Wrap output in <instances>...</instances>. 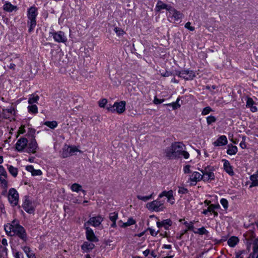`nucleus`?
<instances>
[{"label": "nucleus", "mask_w": 258, "mask_h": 258, "mask_svg": "<svg viewBox=\"0 0 258 258\" xmlns=\"http://www.w3.org/2000/svg\"><path fill=\"white\" fill-rule=\"evenodd\" d=\"M185 146L181 142H175L166 148L165 153L166 157L172 159L183 156L185 159L189 157V153L185 151Z\"/></svg>", "instance_id": "f257e3e1"}, {"label": "nucleus", "mask_w": 258, "mask_h": 258, "mask_svg": "<svg viewBox=\"0 0 258 258\" xmlns=\"http://www.w3.org/2000/svg\"><path fill=\"white\" fill-rule=\"evenodd\" d=\"M38 15L37 8L34 6L31 7L27 11V16L28 20L27 24L28 27V32L31 33L33 32L36 26V17Z\"/></svg>", "instance_id": "f03ea898"}, {"label": "nucleus", "mask_w": 258, "mask_h": 258, "mask_svg": "<svg viewBox=\"0 0 258 258\" xmlns=\"http://www.w3.org/2000/svg\"><path fill=\"white\" fill-rule=\"evenodd\" d=\"M159 198L151 202L148 203L146 205V207L150 211L155 212L163 211L165 209L164 206V202L159 200Z\"/></svg>", "instance_id": "7ed1b4c3"}, {"label": "nucleus", "mask_w": 258, "mask_h": 258, "mask_svg": "<svg viewBox=\"0 0 258 258\" xmlns=\"http://www.w3.org/2000/svg\"><path fill=\"white\" fill-rule=\"evenodd\" d=\"M106 109L111 112H116L120 114L125 110V102L121 101L119 102H115L113 105L107 106Z\"/></svg>", "instance_id": "20e7f679"}, {"label": "nucleus", "mask_w": 258, "mask_h": 258, "mask_svg": "<svg viewBox=\"0 0 258 258\" xmlns=\"http://www.w3.org/2000/svg\"><path fill=\"white\" fill-rule=\"evenodd\" d=\"M13 233L14 235H17L21 239L23 240L24 241H26L27 240V235L24 228L18 224L16 222L15 224V226L14 228Z\"/></svg>", "instance_id": "39448f33"}, {"label": "nucleus", "mask_w": 258, "mask_h": 258, "mask_svg": "<svg viewBox=\"0 0 258 258\" xmlns=\"http://www.w3.org/2000/svg\"><path fill=\"white\" fill-rule=\"evenodd\" d=\"M8 200L13 206H16L19 201V194L18 191L13 188H10L9 191Z\"/></svg>", "instance_id": "423d86ee"}, {"label": "nucleus", "mask_w": 258, "mask_h": 258, "mask_svg": "<svg viewBox=\"0 0 258 258\" xmlns=\"http://www.w3.org/2000/svg\"><path fill=\"white\" fill-rule=\"evenodd\" d=\"M50 34L53 36L54 40L58 43H66L67 41V37L64 33L61 31L50 32Z\"/></svg>", "instance_id": "0eeeda50"}, {"label": "nucleus", "mask_w": 258, "mask_h": 258, "mask_svg": "<svg viewBox=\"0 0 258 258\" xmlns=\"http://www.w3.org/2000/svg\"><path fill=\"white\" fill-rule=\"evenodd\" d=\"M103 221V218L98 215L96 217H91L89 220L84 224H87V226H89V225H90L94 227H98L101 224Z\"/></svg>", "instance_id": "6e6552de"}, {"label": "nucleus", "mask_w": 258, "mask_h": 258, "mask_svg": "<svg viewBox=\"0 0 258 258\" xmlns=\"http://www.w3.org/2000/svg\"><path fill=\"white\" fill-rule=\"evenodd\" d=\"M84 227L86 230V236L87 239L92 242L98 241V239L95 235L93 230L89 226H87V224H84Z\"/></svg>", "instance_id": "1a4fd4ad"}, {"label": "nucleus", "mask_w": 258, "mask_h": 258, "mask_svg": "<svg viewBox=\"0 0 258 258\" xmlns=\"http://www.w3.org/2000/svg\"><path fill=\"white\" fill-rule=\"evenodd\" d=\"M201 171L202 173V176H203V180L204 181H208L214 179V174L209 168H206L204 169L201 170Z\"/></svg>", "instance_id": "9d476101"}, {"label": "nucleus", "mask_w": 258, "mask_h": 258, "mask_svg": "<svg viewBox=\"0 0 258 258\" xmlns=\"http://www.w3.org/2000/svg\"><path fill=\"white\" fill-rule=\"evenodd\" d=\"M28 140L25 138H20L16 144V149L18 152H22L27 147Z\"/></svg>", "instance_id": "9b49d317"}, {"label": "nucleus", "mask_w": 258, "mask_h": 258, "mask_svg": "<svg viewBox=\"0 0 258 258\" xmlns=\"http://www.w3.org/2000/svg\"><path fill=\"white\" fill-rule=\"evenodd\" d=\"M169 17L171 18H173L175 21H178L181 19L183 16L182 14L173 8L172 7H171L170 8H169Z\"/></svg>", "instance_id": "f8f14e48"}, {"label": "nucleus", "mask_w": 258, "mask_h": 258, "mask_svg": "<svg viewBox=\"0 0 258 258\" xmlns=\"http://www.w3.org/2000/svg\"><path fill=\"white\" fill-rule=\"evenodd\" d=\"M163 197H167V201L171 205L174 203L175 199L173 197V191L172 190H170L169 191H163L158 196L159 198H162Z\"/></svg>", "instance_id": "ddd939ff"}, {"label": "nucleus", "mask_w": 258, "mask_h": 258, "mask_svg": "<svg viewBox=\"0 0 258 258\" xmlns=\"http://www.w3.org/2000/svg\"><path fill=\"white\" fill-rule=\"evenodd\" d=\"M28 147L27 152L28 153H35L38 148V144L35 139H32L29 143L27 144Z\"/></svg>", "instance_id": "4468645a"}, {"label": "nucleus", "mask_w": 258, "mask_h": 258, "mask_svg": "<svg viewBox=\"0 0 258 258\" xmlns=\"http://www.w3.org/2000/svg\"><path fill=\"white\" fill-rule=\"evenodd\" d=\"M203 180V176L200 173L195 171L189 176V180L191 182V184H196L197 182Z\"/></svg>", "instance_id": "2eb2a0df"}, {"label": "nucleus", "mask_w": 258, "mask_h": 258, "mask_svg": "<svg viewBox=\"0 0 258 258\" xmlns=\"http://www.w3.org/2000/svg\"><path fill=\"white\" fill-rule=\"evenodd\" d=\"M23 208L26 212L29 214L33 213L34 212V208L32 203L28 198L25 199L23 204Z\"/></svg>", "instance_id": "dca6fc26"}, {"label": "nucleus", "mask_w": 258, "mask_h": 258, "mask_svg": "<svg viewBox=\"0 0 258 258\" xmlns=\"http://www.w3.org/2000/svg\"><path fill=\"white\" fill-rule=\"evenodd\" d=\"M177 75L179 77L187 80H191L195 77V73L193 72L186 70L179 72Z\"/></svg>", "instance_id": "f3484780"}, {"label": "nucleus", "mask_w": 258, "mask_h": 258, "mask_svg": "<svg viewBox=\"0 0 258 258\" xmlns=\"http://www.w3.org/2000/svg\"><path fill=\"white\" fill-rule=\"evenodd\" d=\"M15 114V109L11 107L9 109H3V117L6 119H12L14 118Z\"/></svg>", "instance_id": "a211bd4d"}, {"label": "nucleus", "mask_w": 258, "mask_h": 258, "mask_svg": "<svg viewBox=\"0 0 258 258\" xmlns=\"http://www.w3.org/2000/svg\"><path fill=\"white\" fill-rule=\"evenodd\" d=\"M228 141L226 137L224 135L220 136L214 143L215 146H222L227 144Z\"/></svg>", "instance_id": "6ab92c4d"}, {"label": "nucleus", "mask_w": 258, "mask_h": 258, "mask_svg": "<svg viewBox=\"0 0 258 258\" xmlns=\"http://www.w3.org/2000/svg\"><path fill=\"white\" fill-rule=\"evenodd\" d=\"M222 162H223V167L225 171L231 176L233 175L234 172L233 168L231 166L229 162L226 159L222 160Z\"/></svg>", "instance_id": "aec40b11"}, {"label": "nucleus", "mask_w": 258, "mask_h": 258, "mask_svg": "<svg viewBox=\"0 0 258 258\" xmlns=\"http://www.w3.org/2000/svg\"><path fill=\"white\" fill-rule=\"evenodd\" d=\"M94 246L95 245L93 243L90 242L85 241L82 245L81 248L84 252H88L93 249Z\"/></svg>", "instance_id": "412c9836"}, {"label": "nucleus", "mask_w": 258, "mask_h": 258, "mask_svg": "<svg viewBox=\"0 0 258 258\" xmlns=\"http://www.w3.org/2000/svg\"><path fill=\"white\" fill-rule=\"evenodd\" d=\"M16 221L14 220L11 224H7L5 226V230L7 234L14 236L13 230Z\"/></svg>", "instance_id": "4be33fe9"}, {"label": "nucleus", "mask_w": 258, "mask_h": 258, "mask_svg": "<svg viewBox=\"0 0 258 258\" xmlns=\"http://www.w3.org/2000/svg\"><path fill=\"white\" fill-rule=\"evenodd\" d=\"M171 7V6L167 5L163 3L162 1H159L156 6L155 10L156 11L159 12L162 9H166L168 12L169 8H170Z\"/></svg>", "instance_id": "5701e85b"}, {"label": "nucleus", "mask_w": 258, "mask_h": 258, "mask_svg": "<svg viewBox=\"0 0 258 258\" xmlns=\"http://www.w3.org/2000/svg\"><path fill=\"white\" fill-rule=\"evenodd\" d=\"M26 169L31 173L32 176L41 175L42 174V171L39 169H35L32 165L26 166Z\"/></svg>", "instance_id": "b1692460"}, {"label": "nucleus", "mask_w": 258, "mask_h": 258, "mask_svg": "<svg viewBox=\"0 0 258 258\" xmlns=\"http://www.w3.org/2000/svg\"><path fill=\"white\" fill-rule=\"evenodd\" d=\"M250 180L251 181V184L249 186L250 188L254 186H258V176L254 173L253 174L251 175L250 177Z\"/></svg>", "instance_id": "393cba45"}, {"label": "nucleus", "mask_w": 258, "mask_h": 258, "mask_svg": "<svg viewBox=\"0 0 258 258\" xmlns=\"http://www.w3.org/2000/svg\"><path fill=\"white\" fill-rule=\"evenodd\" d=\"M238 149L236 146H233L231 144L228 145V149L227 150V153L230 155H233L236 154L237 152Z\"/></svg>", "instance_id": "a878e982"}, {"label": "nucleus", "mask_w": 258, "mask_h": 258, "mask_svg": "<svg viewBox=\"0 0 258 258\" xmlns=\"http://www.w3.org/2000/svg\"><path fill=\"white\" fill-rule=\"evenodd\" d=\"M5 11L8 12H12L13 11L17 10V7L12 5L10 3H6L3 6Z\"/></svg>", "instance_id": "bb28decb"}, {"label": "nucleus", "mask_w": 258, "mask_h": 258, "mask_svg": "<svg viewBox=\"0 0 258 258\" xmlns=\"http://www.w3.org/2000/svg\"><path fill=\"white\" fill-rule=\"evenodd\" d=\"M23 249L28 258H36L35 254L28 246H24Z\"/></svg>", "instance_id": "cd10ccee"}, {"label": "nucleus", "mask_w": 258, "mask_h": 258, "mask_svg": "<svg viewBox=\"0 0 258 258\" xmlns=\"http://www.w3.org/2000/svg\"><path fill=\"white\" fill-rule=\"evenodd\" d=\"M239 239L237 237L232 236L227 241V243L230 247H234L238 242Z\"/></svg>", "instance_id": "c85d7f7f"}, {"label": "nucleus", "mask_w": 258, "mask_h": 258, "mask_svg": "<svg viewBox=\"0 0 258 258\" xmlns=\"http://www.w3.org/2000/svg\"><path fill=\"white\" fill-rule=\"evenodd\" d=\"M39 99V97L38 95L33 94L30 96L28 102L29 104H33L34 103H37Z\"/></svg>", "instance_id": "c756f323"}, {"label": "nucleus", "mask_w": 258, "mask_h": 258, "mask_svg": "<svg viewBox=\"0 0 258 258\" xmlns=\"http://www.w3.org/2000/svg\"><path fill=\"white\" fill-rule=\"evenodd\" d=\"M71 189L73 191L79 192V191H82L84 194H85L86 191L82 189V186L78 183H74L72 185L71 187Z\"/></svg>", "instance_id": "7c9ffc66"}, {"label": "nucleus", "mask_w": 258, "mask_h": 258, "mask_svg": "<svg viewBox=\"0 0 258 258\" xmlns=\"http://www.w3.org/2000/svg\"><path fill=\"white\" fill-rule=\"evenodd\" d=\"M183 222V224L186 227L187 230H192L194 226V222H190L189 223L187 222V221H185L183 219H180L179 220V222Z\"/></svg>", "instance_id": "2f4dec72"}, {"label": "nucleus", "mask_w": 258, "mask_h": 258, "mask_svg": "<svg viewBox=\"0 0 258 258\" xmlns=\"http://www.w3.org/2000/svg\"><path fill=\"white\" fill-rule=\"evenodd\" d=\"M44 124L47 126L51 129H54L57 126L58 123L56 121H46L44 122Z\"/></svg>", "instance_id": "473e14b6"}, {"label": "nucleus", "mask_w": 258, "mask_h": 258, "mask_svg": "<svg viewBox=\"0 0 258 258\" xmlns=\"http://www.w3.org/2000/svg\"><path fill=\"white\" fill-rule=\"evenodd\" d=\"M136 223V221L132 218H130L125 223H123L120 226L121 227L125 228L127 226H131Z\"/></svg>", "instance_id": "72a5a7b5"}, {"label": "nucleus", "mask_w": 258, "mask_h": 258, "mask_svg": "<svg viewBox=\"0 0 258 258\" xmlns=\"http://www.w3.org/2000/svg\"><path fill=\"white\" fill-rule=\"evenodd\" d=\"M9 172L14 176H17L18 174V169L12 165H9L8 167Z\"/></svg>", "instance_id": "f704fd0d"}, {"label": "nucleus", "mask_w": 258, "mask_h": 258, "mask_svg": "<svg viewBox=\"0 0 258 258\" xmlns=\"http://www.w3.org/2000/svg\"><path fill=\"white\" fill-rule=\"evenodd\" d=\"M0 258H7V248L4 246H0Z\"/></svg>", "instance_id": "c9c22d12"}, {"label": "nucleus", "mask_w": 258, "mask_h": 258, "mask_svg": "<svg viewBox=\"0 0 258 258\" xmlns=\"http://www.w3.org/2000/svg\"><path fill=\"white\" fill-rule=\"evenodd\" d=\"M8 176H0V182L1 186L5 188L8 187V181L7 180Z\"/></svg>", "instance_id": "e433bc0d"}, {"label": "nucleus", "mask_w": 258, "mask_h": 258, "mask_svg": "<svg viewBox=\"0 0 258 258\" xmlns=\"http://www.w3.org/2000/svg\"><path fill=\"white\" fill-rule=\"evenodd\" d=\"M193 232L195 234H199L200 235H207L208 233V231L204 227L198 228L197 231L193 230Z\"/></svg>", "instance_id": "4c0bfd02"}, {"label": "nucleus", "mask_w": 258, "mask_h": 258, "mask_svg": "<svg viewBox=\"0 0 258 258\" xmlns=\"http://www.w3.org/2000/svg\"><path fill=\"white\" fill-rule=\"evenodd\" d=\"M61 156L63 158H66L72 156L70 151L69 150L67 146H65L63 148V151L61 153Z\"/></svg>", "instance_id": "58836bf2"}, {"label": "nucleus", "mask_w": 258, "mask_h": 258, "mask_svg": "<svg viewBox=\"0 0 258 258\" xmlns=\"http://www.w3.org/2000/svg\"><path fill=\"white\" fill-rule=\"evenodd\" d=\"M28 110L29 112L35 114L38 112V108L36 105L35 104H31V105H29L28 106Z\"/></svg>", "instance_id": "ea45409f"}, {"label": "nucleus", "mask_w": 258, "mask_h": 258, "mask_svg": "<svg viewBox=\"0 0 258 258\" xmlns=\"http://www.w3.org/2000/svg\"><path fill=\"white\" fill-rule=\"evenodd\" d=\"M153 193L148 196H142L140 195H138L137 197L140 200H142L144 202H147V201L153 199Z\"/></svg>", "instance_id": "a19ab883"}, {"label": "nucleus", "mask_w": 258, "mask_h": 258, "mask_svg": "<svg viewBox=\"0 0 258 258\" xmlns=\"http://www.w3.org/2000/svg\"><path fill=\"white\" fill-rule=\"evenodd\" d=\"M179 101V98H177L176 102H173L171 103L166 104V105L171 106L172 107L173 109H176L180 107V105L178 103Z\"/></svg>", "instance_id": "79ce46f5"}, {"label": "nucleus", "mask_w": 258, "mask_h": 258, "mask_svg": "<svg viewBox=\"0 0 258 258\" xmlns=\"http://www.w3.org/2000/svg\"><path fill=\"white\" fill-rule=\"evenodd\" d=\"M172 225V221L170 219H167L162 221V225L165 229H168L169 227Z\"/></svg>", "instance_id": "37998d69"}, {"label": "nucleus", "mask_w": 258, "mask_h": 258, "mask_svg": "<svg viewBox=\"0 0 258 258\" xmlns=\"http://www.w3.org/2000/svg\"><path fill=\"white\" fill-rule=\"evenodd\" d=\"M116 35L118 36H122L124 33V31L121 28L115 27L114 29Z\"/></svg>", "instance_id": "c03bdc74"}, {"label": "nucleus", "mask_w": 258, "mask_h": 258, "mask_svg": "<svg viewBox=\"0 0 258 258\" xmlns=\"http://www.w3.org/2000/svg\"><path fill=\"white\" fill-rule=\"evenodd\" d=\"M220 203L225 209H227L228 207V202L226 199H221L220 200Z\"/></svg>", "instance_id": "a18cd8bd"}, {"label": "nucleus", "mask_w": 258, "mask_h": 258, "mask_svg": "<svg viewBox=\"0 0 258 258\" xmlns=\"http://www.w3.org/2000/svg\"><path fill=\"white\" fill-rule=\"evenodd\" d=\"M109 218L111 221H116L118 218V214L115 212L110 213Z\"/></svg>", "instance_id": "49530a36"}, {"label": "nucleus", "mask_w": 258, "mask_h": 258, "mask_svg": "<svg viewBox=\"0 0 258 258\" xmlns=\"http://www.w3.org/2000/svg\"><path fill=\"white\" fill-rule=\"evenodd\" d=\"M107 103V100L103 98L98 101V105L101 108H104Z\"/></svg>", "instance_id": "de8ad7c7"}, {"label": "nucleus", "mask_w": 258, "mask_h": 258, "mask_svg": "<svg viewBox=\"0 0 258 258\" xmlns=\"http://www.w3.org/2000/svg\"><path fill=\"white\" fill-rule=\"evenodd\" d=\"M258 252V240H255L252 244V252L251 253Z\"/></svg>", "instance_id": "09e8293b"}, {"label": "nucleus", "mask_w": 258, "mask_h": 258, "mask_svg": "<svg viewBox=\"0 0 258 258\" xmlns=\"http://www.w3.org/2000/svg\"><path fill=\"white\" fill-rule=\"evenodd\" d=\"M211 111H212V108L209 106H207L203 109L202 112V114L203 115H206L209 114Z\"/></svg>", "instance_id": "8fccbe9b"}, {"label": "nucleus", "mask_w": 258, "mask_h": 258, "mask_svg": "<svg viewBox=\"0 0 258 258\" xmlns=\"http://www.w3.org/2000/svg\"><path fill=\"white\" fill-rule=\"evenodd\" d=\"M254 104V102L253 99L251 98H248L246 101V107L248 108H250Z\"/></svg>", "instance_id": "3c124183"}, {"label": "nucleus", "mask_w": 258, "mask_h": 258, "mask_svg": "<svg viewBox=\"0 0 258 258\" xmlns=\"http://www.w3.org/2000/svg\"><path fill=\"white\" fill-rule=\"evenodd\" d=\"M216 120V118L214 116H209L207 117V122L208 124L215 122Z\"/></svg>", "instance_id": "603ef678"}, {"label": "nucleus", "mask_w": 258, "mask_h": 258, "mask_svg": "<svg viewBox=\"0 0 258 258\" xmlns=\"http://www.w3.org/2000/svg\"><path fill=\"white\" fill-rule=\"evenodd\" d=\"M8 176L7 171L3 166L0 165V176Z\"/></svg>", "instance_id": "864d4df0"}, {"label": "nucleus", "mask_w": 258, "mask_h": 258, "mask_svg": "<svg viewBox=\"0 0 258 258\" xmlns=\"http://www.w3.org/2000/svg\"><path fill=\"white\" fill-rule=\"evenodd\" d=\"M243 250H239L235 252V256L234 258H244L242 254L243 253Z\"/></svg>", "instance_id": "5fc2aeb1"}, {"label": "nucleus", "mask_w": 258, "mask_h": 258, "mask_svg": "<svg viewBox=\"0 0 258 258\" xmlns=\"http://www.w3.org/2000/svg\"><path fill=\"white\" fill-rule=\"evenodd\" d=\"M148 230L149 231L150 234L153 236H156L159 232V230L155 231V230L151 228H149Z\"/></svg>", "instance_id": "6e6d98bb"}, {"label": "nucleus", "mask_w": 258, "mask_h": 258, "mask_svg": "<svg viewBox=\"0 0 258 258\" xmlns=\"http://www.w3.org/2000/svg\"><path fill=\"white\" fill-rule=\"evenodd\" d=\"M190 22H187L185 24V28H186V29L189 30L190 31H193L195 30V28L192 26H190Z\"/></svg>", "instance_id": "4d7b16f0"}, {"label": "nucleus", "mask_w": 258, "mask_h": 258, "mask_svg": "<svg viewBox=\"0 0 258 258\" xmlns=\"http://www.w3.org/2000/svg\"><path fill=\"white\" fill-rule=\"evenodd\" d=\"M164 101V99H159L157 98L156 96L154 97V99L153 100V102L155 104H161V103L163 102Z\"/></svg>", "instance_id": "13d9d810"}, {"label": "nucleus", "mask_w": 258, "mask_h": 258, "mask_svg": "<svg viewBox=\"0 0 258 258\" xmlns=\"http://www.w3.org/2000/svg\"><path fill=\"white\" fill-rule=\"evenodd\" d=\"M212 212H213L212 208L211 207L210 205L209 206L207 209L204 210L202 212V213L204 215H207L209 212L212 213Z\"/></svg>", "instance_id": "bf43d9fd"}, {"label": "nucleus", "mask_w": 258, "mask_h": 258, "mask_svg": "<svg viewBox=\"0 0 258 258\" xmlns=\"http://www.w3.org/2000/svg\"><path fill=\"white\" fill-rule=\"evenodd\" d=\"M69 150L70 151L71 154L72 155L74 153L78 151V149L76 147L67 146Z\"/></svg>", "instance_id": "052dcab7"}, {"label": "nucleus", "mask_w": 258, "mask_h": 258, "mask_svg": "<svg viewBox=\"0 0 258 258\" xmlns=\"http://www.w3.org/2000/svg\"><path fill=\"white\" fill-rule=\"evenodd\" d=\"M178 193L181 194H184L188 192V190L186 188L184 187H179L178 189Z\"/></svg>", "instance_id": "680f3d73"}, {"label": "nucleus", "mask_w": 258, "mask_h": 258, "mask_svg": "<svg viewBox=\"0 0 258 258\" xmlns=\"http://www.w3.org/2000/svg\"><path fill=\"white\" fill-rule=\"evenodd\" d=\"M190 166L189 165H186L183 169L184 172L185 173H189L190 172Z\"/></svg>", "instance_id": "e2e57ef3"}, {"label": "nucleus", "mask_w": 258, "mask_h": 258, "mask_svg": "<svg viewBox=\"0 0 258 258\" xmlns=\"http://www.w3.org/2000/svg\"><path fill=\"white\" fill-rule=\"evenodd\" d=\"M210 205L211 207L212 208L213 211H214V210H215L216 209H218L220 208V205L218 204H217V205L211 204Z\"/></svg>", "instance_id": "0e129e2a"}, {"label": "nucleus", "mask_w": 258, "mask_h": 258, "mask_svg": "<svg viewBox=\"0 0 258 258\" xmlns=\"http://www.w3.org/2000/svg\"><path fill=\"white\" fill-rule=\"evenodd\" d=\"M248 258H258V253H251Z\"/></svg>", "instance_id": "69168bd1"}, {"label": "nucleus", "mask_w": 258, "mask_h": 258, "mask_svg": "<svg viewBox=\"0 0 258 258\" xmlns=\"http://www.w3.org/2000/svg\"><path fill=\"white\" fill-rule=\"evenodd\" d=\"M239 145L242 149H245L246 148V145L244 141H242Z\"/></svg>", "instance_id": "338daca9"}, {"label": "nucleus", "mask_w": 258, "mask_h": 258, "mask_svg": "<svg viewBox=\"0 0 258 258\" xmlns=\"http://www.w3.org/2000/svg\"><path fill=\"white\" fill-rule=\"evenodd\" d=\"M15 258H23L21 253H20L18 252H17L15 253Z\"/></svg>", "instance_id": "774afa93"}]
</instances>
